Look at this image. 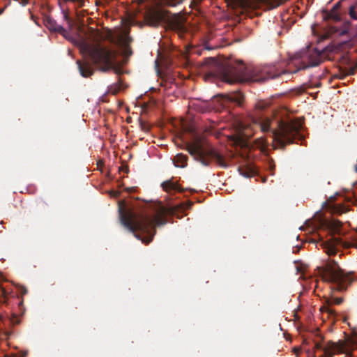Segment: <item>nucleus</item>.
Segmentation results:
<instances>
[{"label": "nucleus", "instance_id": "f257e3e1", "mask_svg": "<svg viewBox=\"0 0 357 357\" xmlns=\"http://www.w3.org/2000/svg\"><path fill=\"white\" fill-rule=\"evenodd\" d=\"M212 64L211 75L219 77L222 81L234 84L246 82H264L287 74L285 70L280 69L275 65H264L247 68L243 63L236 65L220 63L215 59H208Z\"/></svg>", "mask_w": 357, "mask_h": 357}, {"label": "nucleus", "instance_id": "f03ea898", "mask_svg": "<svg viewBox=\"0 0 357 357\" xmlns=\"http://www.w3.org/2000/svg\"><path fill=\"white\" fill-rule=\"evenodd\" d=\"M268 105L264 102H259L256 105V116L252 117V123L257 126L261 132H271L273 141L278 146L284 149L287 144H290L296 139H300V130L302 125L296 120L282 121L278 120L273 122L268 118L260 116L258 112L267 107Z\"/></svg>", "mask_w": 357, "mask_h": 357}, {"label": "nucleus", "instance_id": "7ed1b4c3", "mask_svg": "<svg viewBox=\"0 0 357 357\" xmlns=\"http://www.w3.org/2000/svg\"><path fill=\"white\" fill-rule=\"evenodd\" d=\"M119 212L121 225L145 244L152 241L156 233L155 226L166 224L165 218L161 215L153 218L148 215L137 214L122 206H119Z\"/></svg>", "mask_w": 357, "mask_h": 357}, {"label": "nucleus", "instance_id": "20e7f679", "mask_svg": "<svg viewBox=\"0 0 357 357\" xmlns=\"http://www.w3.org/2000/svg\"><path fill=\"white\" fill-rule=\"evenodd\" d=\"M319 273L324 281L340 291L346 290L354 280H357V275L353 277L351 273H345L333 259L328 260L324 266L319 268Z\"/></svg>", "mask_w": 357, "mask_h": 357}, {"label": "nucleus", "instance_id": "39448f33", "mask_svg": "<svg viewBox=\"0 0 357 357\" xmlns=\"http://www.w3.org/2000/svg\"><path fill=\"white\" fill-rule=\"evenodd\" d=\"M186 150L204 166L208 167L211 164V160H214L220 167H227L223 156L211 146L204 144L201 138L197 137L192 143L187 145Z\"/></svg>", "mask_w": 357, "mask_h": 357}, {"label": "nucleus", "instance_id": "423d86ee", "mask_svg": "<svg viewBox=\"0 0 357 357\" xmlns=\"http://www.w3.org/2000/svg\"><path fill=\"white\" fill-rule=\"evenodd\" d=\"M89 54L99 70L107 72L115 68L116 50L96 45L89 48Z\"/></svg>", "mask_w": 357, "mask_h": 357}, {"label": "nucleus", "instance_id": "0eeeda50", "mask_svg": "<svg viewBox=\"0 0 357 357\" xmlns=\"http://www.w3.org/2000/svg\"><path fill=\"white\" fill-rule=\"evenodd\" d=\"M324 60V53L314 49L306 54L299 69L317 66L321 64Z\"/></svg>", "mask_w": 357, "mask_h": 357}, {"label": "nucleus", "instance_id": "6e6552de", "mask_svg": "<svg viewBox=\"0 0 357 357\" xmlns=\"http://www.w3.org/2000/svg\"><path fill=\"white\" fill-rule=\"evenodd\" d=\"M337 245L346 246L340 238L333 236L329 240L321 243V246L324 252L328 255H335L338 251ZM347 246L357 248V242H353Z\"/></svg>", "mask_w": 357, "mask_h": 357}, {"label": "nucleus", "instance_id": "1a4fd4ad", "mask_svg": "<svg viewBox=\"0 0 357 357\" xmlns=\"http://www.w3.org/2000/svg\"><path fill=\"white\" fill-rule=\"evenodd\" d=\"M165 13L160 10L150 9L145 15L146 24L151 26H158L165 20Z\"/></svg>", "mask_w": 357, "mask_h": 357}, {"label": "nucleus", "instance_id": "9d476101", "mask_svg": "<svg viewBox=\"0 0 357 357\" xmlns=\"http://www.w3.org/2000/svg\"><path fill=\"white\" fill-rule=\"evenodd\" d=\"M132 40V38L127 33L121 36L119 39V43L122 48L123 54L126 57H129L132 54V51L130 47V43Z\"/></svg>", "mask_w": 357, "mask_h": 357}, {"label": "nucleus", "instance_id": "9b49d317", "mask_svg": "<svg viewBox=\"0 0 357 357\" xmlns=\"http://www.w3.org/2000/svg\"><path fill=\"white\" fill-rule=\"evenodd\" d=\"M77 64L79 71L82 77H89L93 74L94 70L89 62H82L81 61L77 60Z\"/></svg>", "mask_w": 357, "mask_h": 357}, {"label": "nucleus", "instance_id": "f8f14e48", "mask_svg": "<svg viewBox=\"0 0 357 357\" xmlns=\"http://www.w3.org/2000/svg\"><path fill=\"white\" fill-rule=\"evenodd\" d=\"M223 96L228 102L236 103L238 105H241L244 98L243 95L240 92H234Z\"/></svg>", "mask_w": 357, "mask_h": 357}, {"label": "nucleus", "instance_id": "ddd939ff", "mask_svg": "<svg viewBox=\"0 0 357 357\" xmlns=\"http://www.w3.org/2000/svg\"><path fill=\"white\" fill-rule=\"evenodd\" d=\"M43 21L45 26L51 31L61 32L63 30V28L59 25L50 16H45Z\"/></svg>", "mask_w": 357, "mask_h": 357}, {"label": "nucleus", "instance_id": "4468645a", "mask_svg": "<svg viewBox=\"0 0 357 357\" xmlns=\"http://www.w3.org/2000/svg\"><path fill=\"white\" fill-rule=\"evenodd\" d=\"M161 187L167 192L172 193V192L181 191L179 185L174 183L172 179L165 181L161 183Z\"/></svg>", "mask_w": 357, "mask_h": 357}, {"label": "nucleus", "instance_id": "2eb2a0df", "mask_svg": "<svg viewBox=\"0 0 357 357\" xmlns=\"http://www.w3.org/2000/svg\"><path fill=\"white\" fill-rule=\"evenodd\" d=\"M187 162L188 156L183 153H178L173 159V162L177 167H185L187 166Z\"/></svg>", "mask_w": 357, "mask_h": 357}, {"label": "nucleus", "instance_id": "dca6fc26", "mask_svg": "<svg viewBox=\"0 0 357 357\" xmlns=\"http://www.w3.org/2000/svg\"><path fill=\"white\" fill-rule=\"evenodd\" d=\"M337 346L334 342H328L324 349V355L325 357H333L337 350Z\"/></svg>", "mask_w": 357, "mask_h": 357}, {"label": "nucleus", "instance_id": "f3484780", "mask_svg": "<svg viewBox=\"0 0 357 357\" xmlns=\"http://www.w3.org/2000/svg\"><path fill=\"white\" fill-rule=\"evenodd\" d=\"M328 229L333 233H338L342 227V222L337 220H332L326 223Z\"/></svg>", "mask_w": 357, "mask_h": 357}, {"label": "nucleus", "instance_id": "a211bd4d", "mask_svg": "<svg viewBox=\"0 0 357 357\" xmlns=\"http://www.w3.org/2000/svg\"><path fill=\"white\" fill-rule=\"evenodd\" d=\"M349 207L340 204H335L331 207V211L334 214L341 215L349 211Z\"/></svg>", "mask_w": 357, "mask_h": 357}, {"label": "nucleus", "instance_id": "6ab92c4d", "mask_svg": "<svg viewBox=\"0 0 357 357\" xmlns=\"http://www.w3.org/2000/svg\"><path fill=\"white\" fill-rule=\"evenodd\" d=\"M241 175L249 178L255 175V171L251 167L247 166H241L238 169Z\"/></svg>", "mask_w": 357, "mask_h": 357}, {"label": "nucleus", "instance_id": "aec40b11", "mask_svg": "<svg viewBox=\"0 0 357 357\" xmlns=\"http://www.w3.org/2000/svg\"><path fill=\"white\" fill-rule=\"evenodd\" d=\"M325 19L333 20L335 22H339L341 20V17L338 13V11L331 9L329 12H328L325 17Z\"/></svg>", "mask_w": 357, "mask_h": 357}, {"label": "nucleus", "instance_id": "412c9836", "mask_svg": "<svg viewBox=\"0 0 357 357\" xmlns=\"http://www.w3.org/2000/svg\"><path fill=\"white\" fill-rule=\"evenodd\" d=\"M184 0H161V3L163 5L168 6H176L178 4L181 3Z\"/></svg>", "mask_w": 357, "mask_h": 357}, {"label": "nucleus", "instance_id": "4be33fe9", "mask_svg": "<svg viewBox=\"0 0 357 357\" xmlns=\"http://www.w3.org/2000/svg\"><path fill=\"white\" fill-rule=\"evenodd\" d=\"M349 14L354 20H357V2L349 8Z\"/></svg>", "mask_w": 357, "mask_h": 357}, {"label": "nucleus", "instance_id": "5701e85b", "mask_svg": "<svg viewBox=\"0 0 357 357\" xmlns=\"http://www.w3.org/2000/svg\"><path fill=\"white\" fill-rule=\"evenodd\" d=\"M10 322L13 325H17L20 324V319L16 314H13L11 318L10 319Z\"/></svg>", "mask_w": 357, "mask_h": 357}, {"label": "nucleus", "instance_id": "b1692460", "mask_svg": "<svg viewBox=\"0 0 357 357\" xmlns=\"http://www.w3.org/2000/svg\"><path fill=\"white\" fill-rule=\"evenodd\" d=\"M324 310L331 316L335 315V312L334 309L331 308V307H328V306L324 307Z\"/></svg>", "mask_w": 357, "mask_h": 357}, {"label": "nucleus", "instance_id": "393cba45", "mask_svg": "<svg viewBox=\"0 0 357 357\" xmlns=\"http://www.w3.org/2000/svg\"><path fill=\"white\" fill-rule=\"evenodd\" d=\"M20 290L22 296L27 294V289L24 286H21Z\"/></svg>", "mask_w": 357, "mask_h": 357}, {"label": "nucleus", "instance_id": "a878e982", "mask_svg": "<svg viewBox=\"0 0 357 357\" xmlns=\"http://www.w3.org/2000/svg\"><path fill=\"white\" fill-rule=\"evenodd\" d=\"M203 0H192L190 5L193 6H198Z\"/></svg>", "mask_w": 357, "mask_h": 357}, {"label": "nucleus", "instance_id": "bb28decb", "mask_svg": "<svg viewBox=\"0 0 357 357\" xmlns=\"http://www.w3.org/2000/svg\"><path fill=\"white\" fill-rule=\"evenodd\" d=\"M29 3V0H20L19 3L23 6L27 5Z\"/></svg>", "mask_w": 357, "mask_h": 357}, {"label": "nucleus", "instance_id": "cd10ccee", "mask_svg": "<svg viewBox=\"0 0 357 357\" xmlns=\"http://www.w3.org/2000/svg\"><path fill=\"white\" fill-rule=\"evenodd\" d=\"M340 8V2H338L334 5L333 7V10L338 11L339 8Z\"/></svg>", "mask_w": 357, "mask_h": 357}, {"label": "nucleus", "instance_id": "c85d7f7f", "mask_svg": "<svg viewBox=\"0 0 357 357\" xmlns=\"http://www.w3.org/2000/svg\"><path fill=\"white\" fill-rule=\"evenodd\" d=\"M315 347L317 349H320V350H323L324 351V349L326 347H323L321 345V343H317L316 345H315Z\"/></svg>", "mask_w": 357, "mask_h": 357}, {"label": "nucleus", "instance_id": "c756f323", "mask_svg": "<svg viewBox=\"0 0 357 357\" xmlns=\"http://www.w3.org/2000/svg\"><path fill=\"white\" fill-rule=\"evenodd\" d=\"M1 295L6 298L7 292L4 288H1L0 289Z\"/></svg>", "mask_w": 357, "mask_h": 357}, {"label": "nucleus", "instance_id": "7c9ffc66", "mask_svg": "<svg viewBox=\"0 0 357 357\" xmlns=\"http://www.w3.org/2000/svg\"><path fill=\"white\" fill-rule=\"evenodd\" d=\"M342 298H335V303L337 304V305H340L342 303Z\"/></svg>", "mask_w": 357, "mask_h": 357}, {"label": "nucleus", "instance_id": "2f4dec72", "mask_svg": "<svg viewBox=\"0 0 357 357\" xmlns=\"http://www.w3.org/2000/svg\"><path fill=\"white\" fill-rule=\"evenodd\" d=\"M22 307H23V301L22 300V301L19 303V307L21 309Z\"/></svg>", "mask_w": 357, "mask_h": 357}, {"label": "nucleus", "instance_id": "473e14b6", "mask_svg": "<svg viewBox=\"0 0 357 357\" xmlns=\"http://www.w3.org/2000/svg\"><path fill=\"white\" fill-rule=\"evenodd\" d=\"M3 357H16L15 355H5Z\"/></svg>", "mask_w": 357, "mask_h": 357}, {"label": "nucleus", "instance_id": "72a5a7b5", "mask_svg": "<svg viewBox=\"0 0 357 357\" xmlns=\"http://www.w3.org/2000/svg\"><path fill=\"white\" fill-rule=\"evenodd\" d=\"M261 140H262L263 146H265V144H266V140H265V139H261Z\"/></svg>", "mask_w": 357, "mask_h": 357}, {"label": "nucleus", "instance_id": "f704fd0d", "mask_svg": "<svg viewBox=\"0 0 357 357\" xmlns=\"http://www.w3.org/2000/svg\"><path fill=\"white\" fill-rule=\"evenodd\" d=\"M354 72H355V70H354V69H351V73H351V74H354Z\"/></svg>", "mask_w": 357, "mask_h": 357}, {"label": "nucleus", "instance_id": "c9c22d12", "mask_svg": "<svg viewBox=\"0 0 357 357\" xmlns=\"http://www.w3.org/2000/svg\"><path fill=\"white\" fill-rule=\"evenodd\" d=\"M192 205V202H189L188 203V207H191V206Z\"/></svg>", "mask_w": 357, "mask_h": 357}, {"label": "nucleus", "instance_id": "e433bc0d", "mask_svg": "<svg viewBox=\"0 0 357 357\" xmlns=\"http://www.w3.org/2000/svg\"><path fill=\"white\" fill-rule=\"evenodd\" d=\"M15 1H17V2L19 3V1H20V0H15Z\"/></svg>", "mask_w": 357, "mask_h": 357}]
</instances>
